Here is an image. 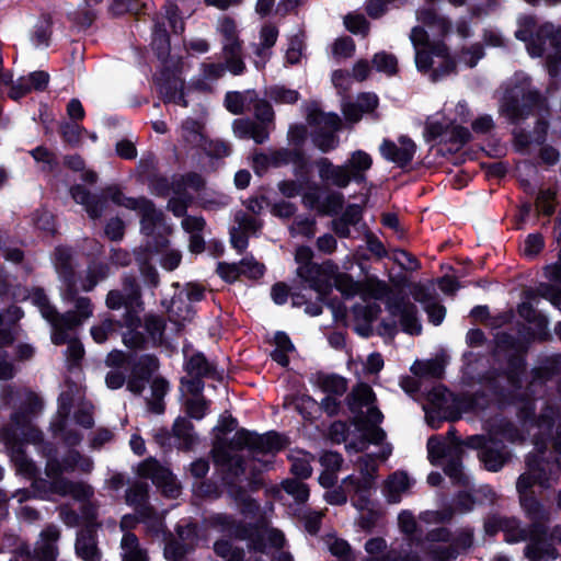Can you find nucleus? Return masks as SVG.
Wrapping results in <instances>:
<instances>
[{"label": "nucleus", "instance_id": "obj_1", "mask_svg": "<svg viewBox=\"0 0 561 561\" xmlns=\"http://www.w3.org/2000/svg\"><path fill=\"white\" fill-rule=\"evenodd\" d=\"M552 467L550 462L543 459L529 457L527 470L520 474L516 483L520 504L533 524L528 530L518 529L516 535H512L507 540L529 539L530 543L525 549V556L530 561H549L558 557L557 550L545 541L547 535L545 523L550 519V513L533 496L530 491L535 484L541 488H550L556 482L557 478Z\"/></svg>", "mask_w": 561, "mask_h": 561}, {"label": "nucleus", "instance_id": "obj_2", "mask_svg": "<svg viewBox=\"0 0 561 561\" xmlns=\"http://www.w3.org/2000/svg\"><path fill=\"white\" fill-rule=\"evenodd\" d=\"M410 39L416 49L415 65L419 70H433V80L454 70L455 62L450 58L447 47L442 43L430 44L428 34L423 27H413Z\"/></svg>", "mask_w": 561, "mask_h": 561}, {"label": "nucleus", "instance_id": "obj_3", "mask_svg": "<svg viewBox=\"0 0 561 561\" xmlns=\"http://www.w3.org/2000/svg\"><path fill=\"white\" fill-rule=\"evenodd\" d=\"M76 467L84 472H90L93 462L88 458H81L76 451L69 453L68 457L60 465L57 460H48L46 466V473L48 477L54 478L51 482V490L61 495H70L73 499H85L91 494L89 486L84 484H75L64 479H58V476L65 471L73 470Z\"/></svg>", "mask_w": 561, "mask_h": 561}, {"label": "nucleus", "instance_id": "obj_4", "mask_svg": "<svg viewBox=\"0 0 561 561\" xmlns=\"http://www.w3.org/2000/svg\"><path fill=\"white\" fill-rule=\"evenodd\" d=\"M244 447L256 450V435L241 430L233 435L229 443L217 438L211 449L214 462L233 476H239L243 473L244 470L242 459L237 455V451Z\"/></svg>", "mask_w": 561, "mask_h": 561}, {"label": "nucleus", "instance_id": "obj_5", "mask_svg": "<svg viewBox=\"0 0 561 561\" xmlns=\"http://www.w3.org/2000/svg\"><path fill=\"white\" fill-rule=\"evenodd\" d=\"M45 297L38 296L42 314L53 324L54 333L51 341L54 344H64L67 341L66 331L80 325L84 320L92 316V308L88 298H79L76 301V311L58 316L55 310L45 301Z\"/></svg>", "mask_w": 561, "mask_h": 561}, {"label": "nucleus", "instance_id": "obj_6", "mask_svg": "<svg viewBox=\"0 0 561 561\" xmlns=\"http://www.w3.org/2000/svg\"><path fill=\"white\" fill-rule=\"evenodd\" d=\"M428 457L433 463L446 458L445 472L455 481L466 483V476L461 470L459 459L463 453V444L454 434L444 440L433 437L427 443Z\"/></svg>", "mask_w": 561, "mask_h": 561}, {"label": "nucleus", "instance_id": "obj_7", "mask_svg": "<svg viewBox=\"0 0 561 561\" xmlns=\"http://www.w3.org/2000/svg\"><path fill=\"white\" fill-rule=\"evenodd\" d=\"M307 121L314 128L313 142L322 151H329L337 145L334 133L340 129L341 118L333 113H324L317 105L308 107Z\"/></svg>", "mask_w": 561, "mask_h": 561}, {"label": "nucleus", "instance_id": "obj_8", "mask_svg": "<svg viewBox=\"0 0 561 561\" xmlns=\"http://www.w3.org/2000/svg\"><path fill=\"white\" fill-rule=\"evenodd\" d=\"M334 273L336 264L331 260L313 266L297 267L296 271L297 276L318 294L319 299H323L332 290Z\"/></svg>", "mask_w": 561, "mask_h": 561}, {"label": "nucleus", "instance_id": "obj_9", "mask_svg": "<svg viewBox=\"0 0 561 561\" xmlns=\"http://www.w3.org/2000/svg\"><path fill=\"white\" fill-rule=\"evenodd\" d=\"M107 193L114 203L139 211L141 216V228L146 233H150L156 224L160 221V213L157 211L151 202L144 198H127L116 187H110Z\"/></svg>", "mask_w": 561, "mask_h": 561}, {"label": "nucleus", "instance_id": "obj_10", "mask_svg": "<svg viewBox=\"0 0 561 561\" xmlns=\"http://www.w3.org/2000/svg\"><path fill=\"white\" fill-rule=\"evenodd\" d=\"M376 400L373 389L365 383L356 386L350 396V408L358 413L368 423L377 424L381 421V412L374 405Z\"/></svg>", "mask_w": 561, "mask_h": 561}, {"label": "nucleus", "instance_id": "obj_11", "mask_svg": "<svg viewBox=\"0 0 561 561\" xmlns=\"http://www.w3.org/2000/svg\"><path fill=\"white\" fill-rule=\"evenodd\" d=\"M359 476H348L343 480V488L347 492L360 493L374 486L377 477L376 459L371 455L360 456L356 462Z\"/></svg>", "mask_w": 561, "mask_h": 561}, {"label": "nucleus", "instance_id": "obj_12", "mask_svg": "<svg viewBox=\"0 0 561 561\" xmlns=\"http://www.w3.org/2000/svg\"><path fill=\"white\" fill-rule=\"evenodd\" d=\"M554 414L553 409L547 407L539 415L536 424L533 425V428L536 430L533 433V436L536 438L535 445L540 454L542 453V447H546L545 439L552 437L554 427L557 436L553 438V446L557 450L561 451V422L560 420L556 421Z\"/></svg>", "mask_w": 561, "mask_h": 561}, {"label": "nucleus", "instance_id": "obj_13", "mask_svg": "<svg viewBox=\"0 0 561 561\" xmlns=\"http://www.w3.org/2000/svg\"><path fill=\"white\" fill-rule=\"evenodd\" d=\"M380 154L398 167L409 164L416 152V145L407 136H401L398 141L385 139L379 147Z\"/></svg>", "mask_w": 561, "mask_h": 561}, {"label": "nucleus", "instance_id": "obj_14", "mask_svg": "<svg viewBox=\"0 0 561 561\" xmlns=\"http://www.w3.org/2000/svg\"><path fill=\"white\" fill-rule=\"evenodd\" d=\"M543 39H547L549 46L556 50L554 55H552L551 53L547 54L549 62H561V30L556 28L552 24L549 23L543 24L538 30L536 34V39H533V42L528 46L529 54L531 56H541L543 53H546L547 48H542L540 46Z\"/></svg>", "mask_w": 561, "mask_h": 561}, {"label": "nucleus", "instance_id": "obj_15", "mask_svg": "<svg viewBox=\"0 0 561 561\" xmlns=\"http://www.w3.org/2000/svg\"><path fill=\"white\" fill-rule=\"evenodd\" d=\"M389 312L399 318L402 330L410 335H419L422 332V324L417 317L415 305L407 300H388Z\"/></svg>", "mask_w": 561, "mask_h": 561}, {"label": "nucleus", "instance_id": "obj_16", "mask_svg": "<svg viewBox=\"0 0 561 561\" xmlns=\"http://www.w3.org/2000/svg\"><path fill=\"white\" fill-rule=\"evenodd\" d=\"M139 473L142 477L151 478L167 496L176 497L180 494V486L171 472L160 467L157 461L147 460L142 462L139 466Z\"/></svg>", "mask_w": 561, "mask_h": 561}, {"label": "nucleus", "instance_id": "obj_17", "mask_svg": "<svg viewBox=\"0 0 561 561\" xmlns=\"http://www.w3.org/2000/svg\"><path fill=\"white\" fill-rule=\"evenodd\" d=\"M446 537L447 533L439 529L437 533H432L427 539L425 549L436 560L446 561L458 553L457 548L446 541Z\"/></svg>", "mask_w": 561, "mask_h": 561}, {"label": "nucleus", "instance_id": "obj_18", "mask_svg": "<svg viewBox=\"0 0 561 561\" xmlns=\"http://www.w3.org/2000/svg\"><path fill=\"white\" fill-rule=\"evenodd\" d=\"M319 175L322 180L330 181L332 184L345 187L352 180V175L346 165H333L328 159L323 158L317 162Z\"/></svg>", "mask_w": 561, "mask_h": 561}, {"label": "nucleus", "instance_id": "obj_19", "mask_svg": "<svg viewBox=\"0 0 561 561\" xmlns=\"http://www.w3.org/2000/svg\"><path fill=\"white\" fill-rule=\"evenodd\" d=\"M59 539V530L49 526L44 529L36 542L35 554L39 560H56L58 556L57 540Z\"/></svg>", "mask_w": 561, "mask_h": 561}, {"label": "nucleus", "instance_id": "obj_20", "mask_svg": "<svg viewBox=\"0 0 561 561\" xmlns=\"http://www.w3.org/2000/svg\"><path fill=\"white\" fill-rule=\"evenodd\" d=\"M466 445L473 448L482 447L479 457L488 470L497 471L505 462L504 454L497 448L485 446L482 437H470Z\"/></svg>", "mask_w": 561, "mask_h": 561}, {"label": "nucleus", "instance_id": "obj_21", "mask_svg": "<svg viewBox=\"0 0 561 561\" xmlns=\"http://www.w3.org/2000/svg\"><path fill=\"white\" fill-rule=\"evenodd\" d=\"M255 549L265 550L266 548H282L284 536L280 531L262 525L249 535Z\"/></svg>", "mask_w": 561, "mask_h": 561}, {"label": "nucleus", "instance_id": "obj_22", "mask_svg": "<svg viewBox=\"0 0 561 561\" xmlns=\"http://www.w3.org/2000/svg\"><path fill=\"white\" fill-rule=\"evenodd\" d=\"M53 18L49 13H41L34 19L30 41L35 48L47 47L51 37Z\"/></svg>", "mask_w": 561, "mask_h": 561}, {"label": "nucleus", "instance_id": "obj_23", "mask_svg": "<svg viewBox=\"0 0 561 561\" xmlns=\"http://www.w3.org/2000/svg\"><path fill=\"white\" fill-rule=\"evenodd\" d=\"M224 54L229 71L234 75L241 73L244 64L241 59V47L237 35L224 39Z\"/></svg>", "mask_w": 561, "mask_h": 561}, {"label": "nucleus", "instance_id": "obj_24", "mask_svg": "<svg viewBox=\"0 0 561 561\" xmlns=\"http://www.w3.org/2000/svg\"><path fill=\"white\" fill-rule=\"evenodd\" d=\"M224 54L229 71L234 75L241 73L244 64L241 59V47L237 35L224 39Z\"/></svg>", "mask_w": 561, "mask_h": 561}, {"label": "nucleus", "instance_id": "obj_25", "mask_svg": "<svg viewBox=\"0 0 561 561\" xmlns=\"http://www.w3.org/2000/svg\"><path fill=\"white\" fill-rule=\"evenodd\" d=\"M417 19L425 26L430 27L434 34L445 36L450 31V21L438 14L433 9H423L417 12Z\"/></svg>", "mask_w": 561, "mask_h": 561}, {"label": "nucleus", "instance_id": "obj_26", "mask_svg": "<svg viewBox=\"0 0 561 561\" xmlns=\"http://www.w3.org/2000/svg\"><path fill=\"white\" fill-rule=\"evenodd\" d=\"M314 383L328 396H343L347 390L345 378L336 375L319 373L314 376Z\"/></svg>", "mask_w": 561, "mask_h": 561}, {"label": "nucleus", "instance_id": "obj_27", "mask_svg": "<svg viewBox=\"0 0 561 561\" xmlns=\"http://www.w3.org/2000/svg\"><path fill=\"white\" fill-rule=\"evenodd\" d=\"M410 488V479L405 472H394L385 482V494L389 502L397 503Z\"/></svg>", "mask_w": 561, "mask_h": 561}, {"label": "nucleus", "instance_id": "obj_28", "mask_svg": "<svg viewBox=\"0 0 561 561\" xmlns=\"http://www.w3.org/2000/svg\"><path fill=\"white\" fill-rule=\"evenodd\" d=\"M294 157L299 158V153L288 151H276L271 156L256 153L253 156V168L257 173H261L268 165L278 167L283 163H288L293 160Z\"/></svg>", "mask_w": 561, "mask_h": 561}, {"label": "nucleus", "instance_id": "obj_29", "mask_svg": "<svg viewBox=\"0 0 561 561\" xmlns=\"http://www.w3.org/2000/svg\"><path fill=\"white\" fill-rule=\"evenodd\" d=\"M123 561H148L147 553L140 548L138 539L131 533H126L121 542Z\"/></svg>", "mask_w": 561, "mask_h": 561}, {"label": "nucleus", "instance_id": "obj_30", "mask_svg": "<svg viewBox=\"0 0 561 561\" xmlns=\"http://www.w3.org/2000/svg\"><path fill=\"white\" fill-rule=\"evenodd\" d=\"M76 550L84 561H100L101 554L96 548L94 536L91 531H83L77 539Z\"/></svg>", "mask_w": 561, "mask_h": 561}, {"label": "nucleus", "instance_id": "obj_31", "mask_svg": "<svg viewBox=\"0 0 561 561\" xmlns=\"http://www.w3.org/2000/svg\"><path fill=\"white\" fill-rule=\"evenodd\" d=\"M373 165V159L371 157L363 151V150H356L354 151L348 161H347V169L351 172L352 179L359 181L364 179V172L370 169Z\"/></svg>", "mask_w": 561, "mask_h": 561}, {"label": "nucleus", "instance_id": "obj_32", "mask_svg": "<svg viewBox=\"0 0 561 561\" xmlns=\"http://www.w3.org/2000/svg\"><path fill=\"white\" fill-rule=\"evenodd\" d=\"M139 296L138 288L134 283L125 285V294L118 290H111L106 297V306L111 309H119L131 304Z\"/></svg>", "mask_w": 561, "mask_h": 561}, {"label": "nucleus", "instance_id": "obj_33", "mask_svg": "<svg viewBox=\"0 0 561 561\" xmlns=\"http://www.w3.org/2000/svg\"><path fill=\"white\" fill-rule=\"evenodd\" d=\"M518 313L523 319L535 325L537 329V334L540 339H545L547 336L548 320L546 317L538 314L531 304H520L518 306Z\"/></svg>", "mask_w": 561, "mask_h": 561}, {"label": "nucleus", "instance_id": "obj_34", "mask_svg": "<svg viewBox=\"0 0 561 561\" xmlns=\"http://www.w3.org/2000/svg\"><path fill=\"white\" fill-rule=\"evenodd\" d=\"M168 391V382L162 378H154L150 386V398H148L149 410L153 413L163 412V398Z\"/></svg>", "mask_w": 561, "mask_h": 561}, {"label": "nucleus", "instance_id": "obj_35", "mask_svg": "<svg viewBox=\"0 0 561 561\" xmlns=\"http://www.w3.org/2000/svg\"><path fill=\"white\" fill-rule=\"evenodd\" d=\"M346 297H353L358 295L360 291V282H356L353 277L346 273H342L336 265V273H334L332 286Z\"/></svg>", "mask_w": 561, "mask_h": 561}, {"label": "nucleus", "instance_id": "obj_36", "mask_svg": "<svg viewBox=\"0 0 561 561\" xmlns=\"http://www.w3.org/2000/svg\"><path fill=\"white\" fill-rule=\"evenodd\" d=\"M360 287L359 295L365 298L381 299L389 293L387 284L374 277H367L364 282H360Z\"/></svg>", "mask_w": 561, "mask_h": 561}, {"label": "nucleus", "instance_id": "obj_37", "mask_svg": "<svg viewBox=\"0 0 561 561\" xmlns=\"http://www.w3.org/2000/svg\"><path fill=\"white\" fill-rule=\"evenodd\" d=\"M286 446V439L276 433L256 436V450L262 453L278 451Z\"/></svg>", "mask_w": 561, "mask_h": 561}, {"label": "nucleus", "instance_id": "obj_38", "mask_svg": "<svg viewBox=\"0 0 561 561\" xmlns=\"http://www.w3.org/2000/svg\"><path fill=\"white\" fill-rule=\"evenodd\" d=\"M311 459L312 457L302 451H296L290 456L291 472L300 478H308L311 476Z\"/></svg>", "mask_w": 561, "mask_h": 561}, {"label": "nucleus", "instance_id": "obj_39", "mask_svg": "<svg viewBox=\"0 0 561 561\" xmlns=\"http://www.w3.org/2000/svg\"><path fill=\"white\" fill-rule=\"evenodd\" d=\"M169 316L172 321L180 324L190 321L193 317V311L191 306L179 296L172 300Z\"/></svg>", "mask_w": 561, "mask_h": 561}, {"label": "nucleus", "instance_id": "obj_40", "mask_svg": "<svg viewBox=\"0 0 561 561\" xmlns=\"http://www.w3.org/2000/svg\"><path fill=\"white\" fill-rule=\"evenodd\" d=\"M327 546L333 556L345 561H350L352 559V548L346 540L335 536H329L327 539Z\"/></svg>", "mask_w": 561, "mask_h": 561}, {"label": "nucleus", "instance_id": "obj_41", "mask_svg": "<svg viewBox=\"0 0 561 561\" xmlns=\"http://www.w3.org/2000/svg\"><path fill=\"white\" fill-rule=\"evenodd\" d=\"M373 64L378 71H382L390 76L394 75L398 69L397 57L385 51L375 54Z\"/></svg>", "mask_w": 561, "mask_h": 561}, {"label": "nucleus", "instance_id": "obj_42", "mask_svg": "<svg viewBox=\"0 0 561 561\" xmlns=\"http://www.w3.org/2000/svg\"><path fill=\"white\" fill-rule=\"evenodd\" d=\"M355 53V43L351 37L337 38L332 45V56L336 60L351 58Z\"/></svg>", "mask_w": 561, "mask_h": 561}, {"label": "nucleus", "instance_id": "obj_43", "mask_svg": "<svg viewBox=\"0 0 561 561\" xmlns=\"http://www.w3.org/2000/svg\"><path fill=\"white\" fill-rule=\"evenodd\" d=\"M410 294L413 297V299L423 305L424 308L426 305L436 300L434 297L433 287L425 284H412L410 287Z\"/></svg>", "mask_w": 561, "mask_h": 561}, {"label": "nucleus", "instance_id": "obj_44", "mask_svg": "<svg viewBox=\"0 0 561 561\" xmlns=\"http://www.w3.org/2000/svg\"><path fill=\"white\" fill-rule=\"evenodd\" d=\"M186 370L192 377H204L209 374L210 366L203 355H194L186 364Z\"/></svg>", "mask_w": 561, "mask_h": 561}, {"label": "nucleus", "instance_id": "obj_45", "mask_svg": "<svg viewBox=\"0 0 561 561\" xmlns=\"http://www.w3.org/2000/svg\"><path fill=\"white\" fill-rule=\"evenodd\" d=\"M284 490L291 495L297 502H306L309 497L308 486L297 480H286L283 482Z\"/></svg>", "mask_w": 561, "mask_h": 561}, {"label": "nucleus", "instance_id": "obj_46", "mask_svg": "<svg viewBox=\"0 0 561 561\" xmlns=\"http://www.w3.org/2000/svg\"><path fill=\"white\" fill-rule=\"evenodd\" d=\"M387 543L382 538H371L365 543V550L367 553L373 556L376 559H382L386 561H394L390 559L389 556L386 554Z\"/></svg>", "mask_w": 561, "mask_h": 561}, {"label": "nucleus", "instance_id": "obj_47", "mask_svg": "<svg viewBox=\"0 0 561 561\" xmlns=\"http://www.w3.org/2000/svg\"><path fill=\"white\" fill-rule=\"evenodd\" d=\"M538 294L561 311V289L548 284H541L538 287Z\"/></svg>", "mask_w": 561, "mask_h": 561}, {"label": "nucleus", "instance_id": "obj_48", "mask_svg": "<svg viewBox=\"0 0 561 561\" xmlns=\"http://www.w3.org/2000/svg\"><path fill=\"white\" fill-rule=\"evenodd\" d=\"M153 47L158 57L164 61L170 54V42L164 31H157L153 39Z\"/></svg>", "mask_w": 561, "mask_h": 561}, {"label": "nucleus", "instance_id": "obj_49", "mask_svg": "<svg viewBox=\"0 0 561 561\" xmlns=\"http://www.w3.org/2000/svg\"><path fill=\"white\" fill-rule=\"evenodd\" d=\"M241 273L250 278H259L264 273V265L253 259H244L240 262Z\"/></svg>", "mask_w": 561, "mask_h": 561}, {"label": "nucleus", "instance_id": "obj_50", "mask_svg": "<svg viewBox=\"0 0 561 561\" xmlns=\"http://www.w3.org/2000/svg\"><path fill=\"white\" fill-rule=\"evenodd\" d=\"M165 18L169 21L170 27L174 33H182L184 30V22L179 14V9L174 4L165 7Z\"/></svg>", "mask_w": 561, "mask_h": 561}, {"label": "nucleus", "instance_id": "obj_51", "mask_svg": "<svg viewBox=\"0 0 561 561\" xmlns=\"http://www.w3.org/2000/svg\"><path fill=\"white\" fill-rule=\"evenodd\" d=\"M56 266L59 274L68 279L70 276V253L65 249L56 250Z\"/></svg>", "mask_w": 561, "mask_h": 561}, {"label": "nucleus", "instance_id": "obj_52", "mask_svg": "<svg viewBox=\"0 0 561 561\" xmlns=\"http://www.w3.org/2000/svg\"><path fill=\"white\" fill-rule=\"evenodd\" d=\"M424 310L434 325L440 324L446 316V308L436 300L426 305Z\"/></svg>", "mask_w": 561, "mask_h": 561}, {"label": "nucleus", "instance_id": "obj_53", "mask_svg": "<svg viewBox=\"0 0 561 561\" xmlns=\"http://www.w3.org/2000/svg\"><path fill=\"white\" fill-rule=\"evenodd\" d=\"M393 260L404 270L415 271L420 267L416 257L403 250L396 251Z\"/></svg>", "mask_w": 561, "mask_h": 561}, {"label": "nucleus", "instance_id": "obj_54", "mask_svg": "<svg viewBox=\"0 0 561 561\" xmlns=\"http://www.w3.org/2000/svg\"><path fill=\"white\" fill-rule=\"evenodd\" d=\"M114 330L111 320H104L101 324L91 328V335L96 343H103L107 340L108 334Z\"/></svg>", "mask_w": 561, "mask_h": 561}, {"label": "nucleus", "instance_id": "obj_55", "mask_svg": "<svg viewBox=\"0 0 561 561\" xmlns=\"http://www.w3.org/2000/svg\"><path fill=\"white\" fill-rule=\"evenodd\" d=\"M342 457L337 453L328 451L324 453L320 462L324 467V470L337 472L342 466Z\"/></svg>", "mask_w": 561, "mask_h": 561}, {"label": "nucleus", "instance_id": "obj_56", "mask_svg": "<svg viewBox=\"0 0 561 561\" xmlns=\"http://www.w3.org/2000/svg\"><path fill=\"white\" fill-rule=\"evenodd\" d=\"M344 24L352 33H367L368 30L366 20L360 15H347Z\"/></svg>", "mask_w": 561, "mask_h": 561}, {"label": "nucleus", "instance_id": "obj_57", "mask_svg": "<svg viewBox=\"0 0 561 561\" xmlns=\"http://www.w3.org/2000/svg\"><path fill=\"white\" fill-rule=\"evenodd\" d=\"M543 247V239L539 233L530 234L525 241L524 252L528 256L538 254Z\"/></svg>", "mask_w": 561, "mask_h": 561}, {"label": "nucleus", "instance_id": "obj_58", "mask_svg": "<svg viewBox=\"0 0 561 561\" xmlns=\"http://www.w3.org/2000/svg\"><path fill=\"white\" fill-rule=\"evenodd\" d=\"M215 527L228 531L229 534H233L236 536H243L241 530L236 526L233 520H231L228 516L218 515L214 518Z\"/></svg>", "mask_w": 561, "mask_h": 561}, {"label": "nucleus", "instance_id": "obj_59", "mask_svg": "<svg viewBox=\"0 0 561 561\" xmlns=\"http://www.w3.org/2000/svg\"><path fill=\"white\" fill-rule=\"evenodd\" d=\"M553 192L549 190L542 191L537 198V208L546 215H551L553 211Z\"/></svg>", "mask_w": 561, "mask_h": 561}, {"label": "nucleus", "instance_id": "obj_60", "mask_svg": "<svg viewBox=\"0 0 561 561\" xmlns=\"http://www.w3.org/2000/svg\"><path fill=\"white\" fill-rule=\"evenodd\" d=\"M218 273L224 279H226L228 282L236 280L238 278V276L240 274H242L240 264L236 265V264H228V263H219L218 264Z\"/></svg>", "mask_w": 561, "mask_h": 561}, {"label": "nucleus", "instance_id": "obj_61", "mask_svg": "<svg viewBox=\"0 0 561 561\" xmlns=\"http://www.w3.org/2000/svg\"><path fill=\"white\" fill-rule=\"evenodd\" d=\"M278 31L275 26L265 25L261 30V45L263 48L272 47L277 39Z\"/></svg>", "mask_w": 561, "mask_h": 561}, {"label": "nucleus", "instance_id": "obj_62", "mask_svg": "<svg viewBox=\"0 0 561 561\" xmlns=\"http://www.w3.org/2000/svg\"><path fill=\"white\" fill-rule=\"evenodd\" d=\"M369 73H370V67H369L368 61L365 59H359L353 66L351 76L356 81H364L368 78Z\"/></svg>", "mask_w": 561, "mask_h": 561}, {"label": "nucleus", "instance_id": "obj_63", "mask_svg": "<svg viewBox=\"0 0 561 561\" xmlns=\"http://www.w3.org/2000/svg\"><path fill=\"white\" fill-rule=\"evenodd\" d=\"M105 233L112 240L121 239L123 237V234H124V224H123V221L121 219H118V218L111 219L107 222V225H106Z\"/></svg>", "mask_w": 561, "mask_h": 561}, {"label": "nucleus", "instance_id": "obj_64", "mask_svg": "<svg viewBox=\"0 0 561 561\" xmlns=\"http://www.w3.org/2000/svg\"><path fill=\"white\" fill-rule=\"evenodd\" d=\"M147 494L146 483H135L127 492L126 497L130 503H140Z\"/></svg>", "mask_w": 561, "mask_h": 561}]
</instances>
